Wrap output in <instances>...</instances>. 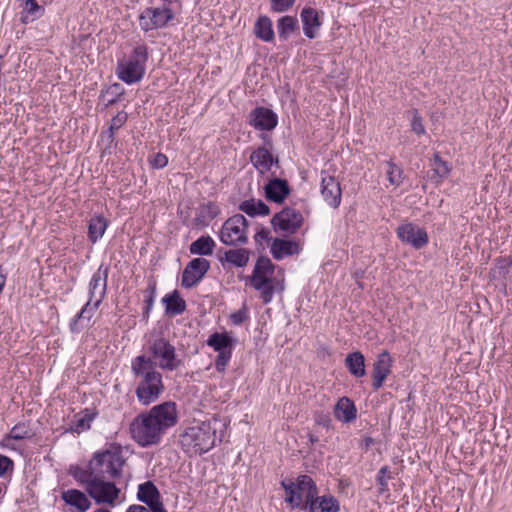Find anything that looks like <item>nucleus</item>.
<instances>
[{
    "label": "nucleus",
    "mask_w": 512,
    "mask_h": 512,
    "mask_svg": "<svg viewBox=\"0 0 512 512\" xmlns=\"http://www.w3.org/2000/svg\"><path fill=\"white\" fill-rule=\"evenodd\" d=\"M275 231H283L294 234L303 224L302 214L293 208H284L276 213L271 220Z\"/></svg>",
    "instance_id": "nucleus-13"
},
{
    "label": "nucleus",
    "mask_w": 512,
    "mask_h": 512,
    "mask_svg": "<svg viewBox=\"0 0 512 512\" xmlns=\"http://www.w3.org/2000/svg\"><path fill=\"white\" fill-rule=\"evenodd\" d=\"M232 320L234 324H240L243 321V316L241 312L235 313L232 315Z\"/></svg>",
    "instance_id": "nucleus-56"
},
{
    "label": "nucleus",
    "mask_w": 512,
    "mask_h": 512,
    "mask_svg": "<svg viewBox=\"0 0 512 512\" xmlns=\"http://www.w3.org/2000/svg\"><path fill=\"white\" fill-rule=\"evenodd\" d=\"M151 164L154 168L161 169L164 168L168 164V159L166 155L162 153H157L154 155L153 159L151 160Z\"/></svg>",
    "instance_id": "nucleus-51"
},
{
    "label": "nucleus",
    "mask_w": 512,
    "mask_h": 512,
    "mask_svg": "<svg viewBox=\"0 0 512 512\" xmlns=\"http://www.w3.org/2000/svg\"><path fill=\"white\" fill-rule=\"evenodd\" d=\"M272 282L271 276L265 273H256V271H253V274L251 276V284L255 289H261L264 288L265 285Z\"/></svg>",
    "instance_id": "nucleus-43"
},
{
    "label": "nucleus",
    "mask_w": 512,
    "mask_h": 512,
    "mask_svg": "<svg viewBox=\"0 0 512 512\" xmlns=\"http://www.w3.org/2000/svg\"><path fill=\"white\" fill-rule=\"evenodd\" d=\"M162 1L164 2V4H167V5H172V4L179 2V0H162Z\"/></svg>",
    "instance_id": "nucleus-58"
},
{
    "label": "nucleus",
    "mask_w": 512,
    "mask_h": 512,
    "mask_svg": "<svg viewBox=\"0 0 512 512\" xmlns=\"http://www.w3.org/2000/svg\"><path fill=\"white\" fill-rule=\"evenodd\" d=\"M236 340L227 333L215 332L207 339V345L218 352L215 360V367L218 371H224L228 365Z\"/></svg>",
    "instance_id": "nucleus-10"
},
{
    "label": "nucleus",
    "mask_w": 512,
    "mask_h": 512,
    "mask_svg": "<svg viewBox=\"0 0 512 512\" xmlns=\"http://www.w3.org/2000/svg\"><path fill=\"white\" fill-rule=\"evenodd\" d=\"M391 357L388 352L384 351L381 354H379L376 362L374 363L373 368V388L375 390H378L382 387L384 381L386 380L387 376L391 372Z\"/></svg>",
    "instance_id": "nucleus-21"
},
{
    "label": "nucleus",
    "mask_w": 512,
    "mask_h": 512,
    "mask_svg": "<svg viewBox=\"0 0 512 512\" xmlns=\"http://www.w3.org/2000/svg\"><path fill=\"white\" fill-rule=\"evenodd\" d=\"M44 9L35 0H26L21 13V21L25 24L35 21L43 15Z\"/></svg>",
    "instance_id": "nucleus-38"
},
{
    "label": "nucleus",
    "mask_w": 512,
    "mask_h": 512,
    "mask_svg": "<svg viewBox=\"0 0 512 512\" xmlns=\"http://www.w3.org/2000/svg\"><path fill=\"white\" fill-rule=\"evenodd\" d=\"M298 19L294 16H283L277 21L278 36L282 41L288 38L298 29Z\"/></svg>",
    "instance_id": "nucleus-34"
},
{
    "label": "nucleus",
    "mask_w": 512,
    "mask_h": 512,
    "mask_svg": "<svg viewBox=\"0 0 512 512\" xmlns=\"http://www.w3.org/2000/svg\"><path fill=\"white\" fill-rule=\"evenodd\" d=\"M12 468L13 461L9 457L0 454V477Z\"/></svg>",
    "instance_id": "nucleus-52"
},
{
    "label": "nucleus",
    "mask_w": 512,
    "mask_h": 512,
    "mask_svg": "<svg viewBox=\"0 0 512 512\" xmlns=\"http://www.w3.org/2000/svg\"><path fill=\"white\" fill-rule=\"evenodd\" d=\"M254 33L257 38L264 42L274 40L272 21L268 16H260L254 26Z\"/></svg>",
    "instance_id": "nucleus-30"
},
{
    "label": "nucleus",
    "mask_w": 512,
    "mask_h": 512,
    "mask_svg": "<svg viewBox=\"0 0 512 512\" xmlns=\"http://www.w3.org/2000/svg\"><path fill=\"white\" fill-rule=\"evenodd\" d=\"M248 222L242 214H235L228 218L222 225L219 237L220 241L228 246L246 244Z\"/></svg>",
    "instance_id": "nucleus-7"
},
{
    "label": "nucleus",
    "mask_w": 512,
    "mask_h": 512,
    "mask_svg": "<svg viewBox=\"0 0 512 512\" xmlns=\"http://www.w3.org/2000/svg\"><path fill=\"white\" fill-rule=\"evenodd\" d=\"M147 414L163 433L170 427H173L178 419L177 406L172 401H166L154 406Z\"/></svg>",
    "instance_id": "nucleus-12"
},
{
    "label": "nucleus",
    "mask_w": 512,
    "mask_h": 512,
    "mask_svg": "<svg viewBox=\"0 0 512 512\" xmlns=\"http://www.w3.org/2000/svg\"><path fill=\"white\" fill-rule=\"evenodd\" d=\"M130 431L134 440L143 447L159 443L164 434L147 413L133 420Z\"/></svg>",
    "instance_id": "nucleus-6"
},
{
    "label": "nucleus",
    "mask_w": 512,
    "mask_h": 512,
    "mask_svg": "<svg viewBox=\"0 0 512 512\" xmlns=\"http://www.w3.org/2000/svg\"><path fill=\"white\" fill-rule=\"evenodd\" d=\"M153 302H154V296H153V294H151L148 297V299L146 300V309H147V311H149L152 308Z\"/></svg>",
    "instance_id": "nucleus-57"
},
{
    "label": "nucleus",
    "mask_w": 512,
    "mask_h": 512,
    "mask_svg": "<svg viewBox=\"0 0 512 512\" xmlns=\"http://www.w3.org/2000/svg\"><path fill=\"white\" fill-rule=\"evenodd\" d=\"M285 490V500L292 508L305 511L308 503H311L318 494V488L314 480L308 475H300L296 481L287 480L281 482Z\"/></svg>",
    "instance_id": "nucleus-4"
},
{
    "label": "nucleus",
    "mask_w": 512,
    "mask_h": 512,
    "mask_svg": "<svg viewBox=\"0 0 512 512\" xmlns=\"http://www.w3.org/2000/svg\"><path fill=\"white\" fill-rule=\"evenodd\" d=\"M334 416L343 423H350L357 417V409L352 400L348 397H341L335 407Z\"/></svg>",
    "instance_id": "nucleus-27"
},
{
    "label": "nucleus",
    "mask_w": 512,
    "mask_h": 512,
    "mask_svg": "<svg viewBox=\"0 0 512 512\" xmlns=\"http://www.w3.org/2000/svg\"><path fill=\"white\" fill-rule=\"evenodd\" d=\"M127 119L128 115L124 111L117 113V115L112 118L108 129V138L110 141H113L114 132L120 129L126 123Z\"/></svg>",
    "instance_id": "nucleus-41"
},
{
    "label": "nucleus",
    "mask_w": 512,
    "mask_h": 512,
    "mask_svg": "<svg viewBox=\"0 0 512 512\" xmlns=\"http://www.w3.org/2000/svg\"><path fill=\"white\" fill-rule=\"evenodd\" d=\"M162 302L165 304L166 313L171 316L182 314L186 309L185 301L179 296L176 290L171 294L165 295Z\"/></svg>",
    "instance_id": "nucleus-32"
},
{
    "label": "nucleus",
    "mask_w": 512,
    "mask_h": 512,
    "mask_svg": "<svg viewBox=\"0 0 512 512\" xmlns=\"http://www.w3.org/2000/svg\"><path fill=\"white\" fill-rule=\"evenodd\" d=\"M300 249V245L292 240L276 238L271 244V253L276 260L298 254Z\"/></svg>",
    "instance_id": "nucleus-26"
},
{
    "label": "nucleus",
    "mask_w": 512,
    "mask_h": 512,
    "mask_svg": "<svg viewBox=\"0 0 512 512\" xmlns=\"http://www.w3.org/2000/svg\"><path fill=\"white\" fill-rule=\"evenodd\" d=\"M239 209L250 217L266 216L269 214V207L262 201L249 199L239 205Z\"/></svg>",
    "instance_id": "nucleus-33"
},
{
    "label": "nucleus",
    "mask_w": 512,
    "mask_h": 512,
    "mask_svg": "<svg viewBox=\"0 0 512 512\" xmlns=\"http://www.w3.org/2000/svg\"><path fill=\"white\" fill-rule=\"evenodd\" d=\"M93 470L98 476L105 478H116L121 475L125 459L122 448L119 445L112 444L107 449L94 454L90 460Z\"/></svg>",
    "instance_id": "nucleus-5"
},
{
    "label": "nucleus",
    "mask_w": 512,
    "mask_h": 512,
    "mask_svg": "<svg viewBox=\"0 0 512 512\" xmlns=\"http://www.w3.org/2000/svg\"><path fill=\"white\" fill-rule=\"evenodd\" d=\"M398 238L411 245L415 249H421L428 244L429 238L427 232L413 223H404L397 228Z\"/></svg>",
    "instance_id": "nucleus-15"
},
{
    "label": "nucleus",
    "mask_w": 512,
    "mask_h": 512,
    "mask_svg": "<svg viewBox=\"0 0 512 512\" xmlns=\"http://www.w3.org/2000/svg\"><path fill=\"white\" fill-rule=\"evenodd\" d=\"M149 351L155 367L173 371L181 365V360L176 357L175 347L164 337L155 339L150 344Z\"/></svg>",
    "instance_id": "nucleus-8"
},
{
    "label": "nucleus",
    "mask_w": 512,
    "mask_h": 512,
    "mask_svg": "<svg viewBox=\"0 0 512 512\" xmlns=\"http://www.w3.org/2000/svg\"><path fill=\"white\" fill-rule=\"evenodd\" d=\"M101 303L88 299L80 312L72 319L70 330L73 333H79L88 326L94 313L97 311Z\"/></svg>",
    "instance_id": "nucleus-20"
},
{
    "label": "nucleus",
    "mask_w": 512,
    "mask_h": 512,
    "mask_svg": "<svg viewBox=\"0 0 512 512\" xmlns=\"http://www.w3.org/2000/svg\"><path fill=\"white\" fill-rule=\"evenodd\" d=\"M93 468L90 461L87 469L77 468L73 474L74 478L83 486L85 492L88 490L90 481H94L98 477L97 472Z\"/></svg>",
    "instance_id": "nucleus-39"
},
{
    "label": "nucleus",
    "mask_w": 512,
    "mask_h": 512,
    "mask_svg": "<svg viewBox=\"0 0 512 512\" xmlns=\"http://www.w3.org/2000/svg\"><path fill=\"white\" fill-rule=\"evenodd\" d=\"M305 512H340V502L332 494H317Z\"/></svg>",
    "instance_id": "nucleus-24"
},
{
    "label": "nucleus",
    "mask_w": 512,
    "mask_h": 512,
    "mask_svg": "<svg viewBox=\"0 0 512 512\" xmlns=\"http://www.w3.org/2000/svg\"><path fill=\"white\" fill-rule=\"evenodd\" d=\"M387 165V177L391 185L399 186L403 180V170L400 166L394 163L392 160L386 162Z\"/></svg>",
    "instance_id": "nucleus-40"
},
{
    "label": "nucleus",
    "mask_w": 512,
    "mask_h": 512,
    "mask_svg": "<svg viewBox=\"0 0 512 512\" xmlns=\"http://www.w3.org/2000/svg\"><path fill=\"white\" fill-rule=\"evenodd\" d=\"M289 194V186L286 180L274 178L265 186V196L268 200L281 203Z\"/></svg>",
    "instance_id": "nucleus-25"
},
{
    "label": "nucleus",
    "mask_w": 512,
    "mask_h": 512,
    "mask_svg": "<svg viewBox=\"0 0 512 512\" xmlns=\"http://www.w3.org/2000/svg\"><path fill=\"white\" fill-rule=\"evenodd\" d=\"M137 498L145 503L151 512H166L161 502L160 492L151 481H146L138 486Z\"/></svg>",
    "instance_id": "nucleus-18"
},
{
    "label": "nucleus",
    "mask_w": 512,
    "mask_h": 512,
    "mask_svg": "<svg viewBox=\"0 0 512 512\" xmlns=\"http://www.w3.org/2000/svg\"><path fill=\"white\" fill-rule=\"evenodd\" d=\"M108 227V221L101 215L93 216L89 221L88 238L92 243H96L102 238Z\"/></svg>",
    "instance_id": "nucleus-31"
},
{
    "label": "nucleus",
    "mask_w": 512,
    "mask_h": 512,
    "mask_svg": "<svg viewBox=\"0 0 512 512\" xmlns=\"http://www.w3.org/2000/svg\"><path fill=\"white\" fill-rule=\"evenodd\" d=\"M220 422L216 419L196 422L185 429L180 436L182 448L188 454H203L211 450L216 442L217 426Z\"/></svg>",
    "instance_id": "nucleus-2"
},
{
    "label": "nucleus",
    "mask_w": 512,
    "mask_h": 512,
    "mask_svg": "<svg viewBox=\"0 0 512 512\" xmlns=\"http://www.w3.org/2000/svg\"><path fill=\"white\" fill-rule=\"evenodd\" d=\"M94 512H110V511L105 508H99V509L95 510Z\"/></svg>",
    "instance_id": "nucleus-60"
},
{
    "label": "nucleus",
    "mask_w": 512,
    "mask_h": 512,
    "mask_svg": "<svg viewBox=\"0 0 512 512\" xmlns=\"http://www.w3.org/2000/svg\"><path fill=\"white\" fill-rule=\"evenodd\" d=\"M108 274L109 267L100 265L89 282L88 299L102 303L106 295Z\"/></svg>",
    "instance_id": "nucleus-16"
},
{
    "label": "nucleus",
    "mask_w": 512,
    "mask_h": 512,
    "mask_svg": "<svg viewBox=\"0 0 512 512\" xmlns=\"http://www.w3.org/2000/svg\"><path fill=\"white\" fill-rule=\"evenodd\" d=\"M148 57L147 46L137 45L127 58L118 61L117 77L128 85L139 83L145 75Z\"/></svg>",
    "instance_id": "nucleus-3"
},
{
    "label": "nucleus",
    "mask_w": 512,
    "mask_h": 512,
    "mask_svg": "<svg viewBox=\"0 0 512 512\" xmlns=\"http://www.w3.org/2000/svg\"><path fill=\"white\" fill-rule=\"evenodd\" d=\"M110 478L96 477L94 481H90L86 493L94 499L97 504H106L115 507L120 495V489L109 481Z\"/></svg>",
    "instance_id": "nucleus-9"
},
{
    "label": "nucleus",
    "mask_w": 512,
    "mask_h": 512,
    "mask_svg": "<svg viewBox=\"0 0 512 512\" xmlns=\"http://www.w3.org/2000/svg\"><path fill=\"white\" fill-rule=\"evenodd\" d=\"M296 0H270V9L275 13H284L290 10Z\"/></svg>",
    "instance_id": "nucleus-42"
},
{
    "label": "nucleus",
    "mask_w": 512,
    "mask_h": 512,
    "mask_svg": "<svg viewBox=\"0 0 512 512\" xmlns=\"http://www.w3.org/2000/svg\"><path fill=\"white\" fill-rule=\"evenodd\" d=\"M257 290L261 292V298L265 304L269 303L272 300L274 294V286L272 282L265 285L264 288Z\"/></svg>",
    "instance_id": "nucleus-49"
},
{
    "label": "nucleus",
    "mask_w": 512,
    "mask_h": 512,
    "mask_svg": "<svg viewBox=\"0 0 512 512\" xmlns=\"http://www.w3.org/2000/svg\"><path fill=\"white\" fill-rule=\"evenodd\" d=\"M345 364L353 376L362 377L365 375V359L361 352L356 351L348 354Z\"/></svg>",
    "instance_id": "nucleus-35"
},
{
    "label": "nucleus",
    "mask_w": 512,
    "mask_h": 512,
    "mask_svg": "<svg viewBox=\"0 0 512 512\" xmlns=\"http://www.w3.org/2000/svg\"><path fill=\"white\" fill-rule=\"evenodd\" d=\"M256 273H265L270 276L273 274L274 266L269 258L260 257L254 267Z\"/></svg>",
    "instance_id": "nucleus-45"
},
{
    "label": "nucleus",
    "mask_w": 512,
    "mask_h": 512,
    "mask_svg": "<svg viewBox=\"0 0 512 512\" xmlns=\"http://www.w3.org/2000/svg\"><path fill=\"white\" fill-rule=\"evenodd\" d=\"M210 268V263L205 258H194L182 272L181 285L185 288H192L197 285Z\"/></svg>",
    "instance_id": "nucleus-14"
},
{
    "label": "nucleus",
    "mask_w": 512,
    "mask_h": 512,
    "mask_svg": "<svg viewBox=\"0 0 512 512\" xmlns=\"http://www.w3.org/2000/svg\"><path fill=\"white\" fill-rule=\"evenodd\" d=\"M512 264V261H508L505 259H500L497 262L496 267L494 268V273H498L501 276H505L509 272V267Z\"/></svg>",
    "instance_id": "nucleus-50"
},
{
    "label": "nucleus",
    "mask_w": 512,
    "mask_h": 512,
    "mask_svg": "<svg viewBox=\"0 0 512 512\" xmlns=\"http://www.w3.org/2000/svg\"><path fill=\"white\" fill-rule=\"evenodd\" d=\"M303 33L309 39H314L322 23L316 9L304 7L300 13Z\"/></svg>",
    "instance_id": "nucleus-22"
},
{
    "label": "nucleus",
    "mask_w": 512,
    "mask_h": 512,
    "mask_svg": "<svg viewBox=\"0 0 512 512\" xmlns=\"http://www.w3.org/2000/svg\"><path fill=\"white\" fill-rule=\"evenodd\" d=\"M221 260L236 267H244L248 263L249 252L246 249H230Z\"/></svg>",
    "instance_id": "nucleus-37"
},
{
    "label": "nucleus",
    "mask_w": 512,
    "mask_h": 512,
    "mask_svg": "<svg viewBox=\"0 0 512 512\" xmlns=\"http://www.w3.org/2000/svg\"><path fill=\"white\" fill-rule=\"evenodd\" d=\"M9 436L14 440H22L29 437L30 432L25 424H17L12 428Z\"/></svg>",
    "instance_id": "nucleus-47"
},
{
    "label": "nucleus",
    "mask_w": 512,
    "mask_h": 512,
    "mask_svg": "<svg viewBox=\"0 0 512 512\" xmlns=\"http://www.w3.org/2000/svg\"><path fill=\"white\" fill-rule=\"evenodd\" d=\"M207 208L209 210V216L211 218H214L215 216H217L218 208L216 206H214L213 204H209Z\"/></svg>",
    "instance_id": "nucleus-55"
},
{
    "label": "nucleus",
    "mask_w": 512,
    "mask_h": 512,
    "mask_svg": "<svg viewBox=\"0 0 512 512\" xmlns=\"http://www.w3.org/2000/svg\"><path fill=\"white\" fill-rule=\"evenodd\" d=\"M249 123L256 130L271 131L278 124V116L269 108L256 107L249 114Z\"/></svg>",
    "instance_id": "nucleus-17"
},
{
    "label": "nucleus",
    "mask_w": 512,
    "mask_h": 512,
    "mask_svg": "<svg viewBox=\"0 0 512 512\" xmlns=\"http://www.w3.org/2000/svg\"><path fill=\"white\" fill-rule=\"evenodd\" d=\"M215 242L210 236H201L191 243L189 251L195 255H212Z\"/></svg>",
    "instance_id": "nucleus-36"
},
{
    "label": "nucleus",
    "mask_w": 512,
    "mask_h": 512,
    "mask_svg": "<svg viewBox=\"0 0 512 512\" xmlns=\"http://www.w3.org/2000/svg\"><path fill=\"white\" fill-rule=\"evenodd\" d=\"M250 161L260 174L271 170L273 164H278V158L274 157L266 147H259L250 155Z\"/></svg>",
    "instance_id": "nucleus-23"
},
{
    "label": "nucleus",
    "mask_w": 512,
    "mask_h": 512,
    "mask_svg": "<svg viewBox=\"0 0 512 512\" xmlns=\"http://www.w3.org/2000/svg\"><path fill=\"white\" fill-rule=\"evenodd\" d=\"M173 18V11L164 4L163 7L146 8L140 14L139 24L144 31H149L165 27Z\"/></svg>",
    "instance_id": "nucleus-11"
},
{
    "label": "nucleus",
    "mask_w": 512,
    "mask_h": 512,
    "mask_svg": "<svg viewBox=\"0 0 512 512\" xmlns=\"http://www.w3.org/2000/svg\"><path fill=\"white\" fill-rule=\"evenodd\" d=\"M270 238V231L267 228H260L255 236V242L259 245H262L264 242L268 241Z\"/></svg>",
    "instance_id": "nucleus-53"
},
{
    "label": "nucleus",
    "mask_w": 512,
    "mask_h": 512,
    "mask_svg": "<svg viewBox=\"0 0 512 512\" xmlns=\"http://www.w3.org/2000/svg\"><path fill=\"white\" fill-rule=\"evenodd\" d=\"M115 102H116V99H111V100H109L108 105H112V104H114Z\"/></svg>",
    "instance_id": "nucleus-61"
},
{
    "label": "nucleus",
    "mask_w": 512,
    "mask_h": 512,
    "mask_svg": "<svg viewBox=\"0 0 512 512\" xmlns=\"http://www.w3.org/2000/svg\"><path fill=\"white\" fill-rule=\"evenodd\" d=\"M321 195L324 201L332 208H337L341 203L342 192L340 183L335 177L326 172H322Z\"/></svg>",
    "instance_id": "nucleus-19"
},
{
    "label": "nucleus",
    "mask_w": 512,
    "mask_h": 512,
    "mask_svg": "<svg viewBox=\"0 0 512 512\" xmlns=\"http://www.w3.org/2000/svg\"><path fill=\"white\" fill-rule=\"evenodd\" d=\"M263 140H265L267 144H270V140H269V138H268V137L263 136Z\"/></svg>",
    "instance_id": "nucleus-62"
},
{
    "label": "nucleus",
    "mask_w": 512,
    "mask_h": 512,
    "mask_svg": "<svg viewBox=\"0 0 512 512\" xmlns=\"http://www.w3.org/2000/svg\"><path fill=\"white\" fill-rule=\"evenodd\" d=\"M62 499L69 505L75 506L80 512H85L90 509L92 503L87 495L76 489H70L62 494Z\"/></svg>",
    "instance_id": "nucleus-28"
},
{
    "label": "nucleus",
    "mask_w": 512,
    "mask_h": 512,
    "mask_svg": "<svg viewBox=\"0 0 512 512\" xmlns=\"http://www.w3.org/2000/svg\"><path fill=\"white\" fill-rule=\"evenodd\" d=\"M126 512H149V510L141 505H131Z\"/></svg>",
    "instance_id": "nucleus-54"
},
{
    "label": "nucleus",
    "mask_w": 512,
    "mask_h": 512,
    "mask_svg": "<svg viewBox=\"0 0 512 512\" xmlns=\"http://www.w3.org/2000/svg\"><path fill=\"white\" fill-rule=\"evenodd\" d=\"M309 440L311 443H315L318 441V438L312 434L309 435Z\"/></svg>",
    "instance_id": "nucleus-59"
},
{
    "label": "nucleus",
    "mask_w": 512,
    "mask_h": 512,
    "mask_svg": "<svg viewBox=\"0 0 512 512\" xmlns=\"http://www.w3.org/2000/svg\"><path fill=\"white\" fill-rule=\"evenodd\" d=\"M391 478L389 468L383 466L377 475V483L380 486V492L388 491V479Z\"/></svg>",
    "instance_id": "nucleus-46"
},
{
    "label": "nucleus",
    "mask_w": 512,
    "mask_h": 512,
    "mask_svg": "<svg viewBox=\"0 0 512 512\" xmlns=\"http://www.w3.org/2000/svg\"><path fill=\"white\" fill-rule=\"evenodd\" d=\"M411 129L417 135L425 134V127L423 125V120L417 111L412 112Z\"/></svg>",
    "instance_id": "nucleus-48"
},
{
    "label": "nucleus",
    "mask_w": 512,
    "mask_h": 512,
    "mask_svg": "<svg viewBox=\"0 0 512 512\" xmlns=\"http://www.w3.org/2000/svg\"><path fill=\"white\" fill-rule=\"evenodd\" d=\"M433 170L440 178L446 177L450 172L447 162L443 161L437 154L434 156Z\"/></svg>",
    "instance_id": "nucleus-44"
},
{
    "label": "nucleus",
    "mask_w": 512,
    "mask_h": 512,
    "mask_svg": "<svg viewBox=\"0 0 512 512\" xmlns=\"http://www.w3.org/2000/svg\"><path fill=\"white\" fill-rule=\"evenodd\" d=\"M131 372L138 380L135 390L142 405L155 402L164 391L162 375L156 370L151 357L139 355L132 360Z\"/></svg>",
    "instance_id": "nucleus-1"
},
{
    "label": "nucleus",
    "mask_w": 512,
    "mask_h": 512,
    "mask_svg": "<svg viewBox=\"0 0 512 512\" xmlns=\"http://www.w3.org/2000/svg\"><path fill=\"white\" fill-rule=\"evenodd\" d=\"M95 414L85 410L81 413H78L75 416V419L71 422L69 427L66 429V432L80 434L84 431H87L91 427V423L94 420Z\"/></svg>",
    "instance_id": "nucleus-29"
}]
</instances>
